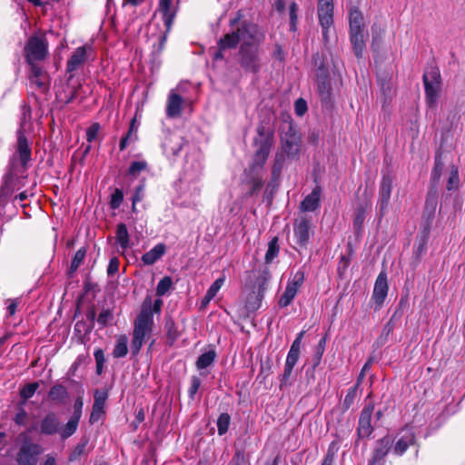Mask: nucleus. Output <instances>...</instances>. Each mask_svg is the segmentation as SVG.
<instances>
[{
	"label": "nucleus",
	"mask_w": 465,
	"mask_h": 465,
	"mask_svg": "<svg viewBox=\"0 0 465 465\" xmlns=\"http://www.w3.org/2000/svg\"><path fill=\"white\" fill-rule=\"evenodd\" d=\"M93 53L91 45H83L76 48L67 61L66 70L68 73L79 69Z\"/></svg>",
	"instance_id": "nucleus-12"
},
{
	"label": "nucleus",
	"mask_w": 465,
	"mask_h": 465,
	"mask_svg": "<svg viewBox=\"0 0 465 465\" xmlns=\"http://www.w3.org/2000/svg\"><path fill=\"white\" fill-rule=\"evenodd\" d=\"M114 319L113 312L109 309L103 310L97 318V322L101 326H105L107 323L111 322Z\"/></svg>",
	"instance_id": "nucleus-46"
},
{
	"label": "nucleus",
	"mask_w": 465,
	"mask_h": 465,
	"mask_svg": "<svg viewBox=\"0 0 465 465\" xmlns=\"http://www.w3.org/2000/svg\"><path fill=\"white\" fill-rule=\"evenodd\" d=\"M28 64L44 60L47 54V45L44 38L32 36L25 48Z\"/></svg>",
	"instance_id": "nucleus-8"
},
{
	"label": "nucleus",
	"mask_w": 465,
	"mask_h": 465,
	"mask_svg": "<svg viewBox=\"0 0 465 465\" xmlns=\"http://www.w3.org/2000/svg\"><path fill=\"white\" fill-rule=\"evenodd\" d=\"M426 102L430 107H435L440 92V74L438 69L432 68L423 75Z\"/></svg>",
	"instance_id": "nucleus-4"
},
{
	"label": "nucleus",
	"mask_w": 465,
	"mask_h": 465,
	"mask_svg": "<svg viewBox=\"0 0 465 465\" xmlns=\"http://www.w3.org/2000/svg\"><path fill=\"white\" fill-rule=\"evenodd\" d=\"M26 412L24 410H21L18 413H16L15 421L17 424H24L26 420Z\"/></svg>",
	"instance_id": "nucleus-63"
},
{
	"label": "nucleus",
	"mask_w": 465,
	"mask_h": 465,
	"mask_svg": "<svg viewBox=\"0 0 465 465\" xmlns=\"http://www.w3.org/2000/svg\"><path fill=\"white\" fill-rule=\"evenodd\" d=\"M83 406H84L83 399H82V397H78L75 400L74 404V413H73L72 417L80 420L81 416H82Z\"/></svg>",
	"instance_id": "nucleus-53"
},
{
	"label": "nucleus",
	"mask_w": 465,
	"mask_h": 465,
	"mask_svg": "<svg viewBox=\"0 0 465 465\" xmlns=\"http://www.w3.org/2000/svg\"><path fill=\"white\" fill-rule=\"evenodd\" d=\"M87 440H82L79 442L74 449L72 450V452L69 455V460L70 461H75L80 460V458L86 454V447H87Z\"/></svg>",
	"instance_id": "nucleus-36"
},
{
	"label": "nucleus",
	"mask_w": 465,
	"mask_h": 465,
	"mask_svg": "<svg viewBox=\"0 0 465 465\" xmlns=\"http://www.w3.org/2000/svg\"><path fill=\"white\" fill-rule=\"evenodd\" d=\"M318 18L323 39L327 42L328 31L333 25V0H318Z\"/></svg>",
	"instance_id": "nucleus-7"
},
{
	"label": "nucleus",
	"mask_w": 465,
	"mask_h": 465,
	"mask_svg": "<svg viewBox=\"0 0 465 465\" xmlns=\"http://www.w3.org/2000/svg\"><path fill=\"white\" fill-rule=\"evenodd\" d=\"M79 421H80L79 419H76V418H74L71 416L68 422L61 430V437L63 439H67L70 436H72L76 431Z\"/></svg>",
	"instance_id": "nucleus-35"
},
{
	"label": "nucleus",
	"mask_w": 465,
	"mask_h": 465,
	"mask_svg": "<svg viewBox=\"0 0 465 465\" xmlns=\"http://www.w3.org/2000/svg\"><path fill=\"white\" fill-rule=\"evenodd\" d=\"M216 358V353L214 351L211 350L207 352L203 353L199 356L196 361V367L198 370H203L213 364Z\"/></svg>",
	"instance_id": "nucleus-33"
},
{
	"label": "nucleus",
	"mask_w": 465,
	"mask_h": 465,
	"mask_svg": "<svg viewBox=\"0 0 465 465\" xmlns=\"http://www.w3.org/2000/svg\"><path fill=\"white\" fill-rule=\"evenodd\" d=\"M165 245L163 243H158L142 256V261L146 265H152L165 253Z\"/></svg>",
	"instance_id": "nucleus-26"
},
{
	"label": "nucleus",
	"mask_w": 465,
	"mask_h": 465,
	"mask_svg": "<svg viewBox=\"0 0 465 465\" xmlns=\"http://www.w3.org/2000/svg\"><path fill=\"white\" fill-rule=\"evenodd\" d=\"M101 126L98 123H94L87 128L86 140L88 143H92L97 138Z\"/></svg>",
	"instance_id": "nucleus-47"
},
{
	"label": "nucleus",
	"mask_w": 465,
	"mask_h": 465,
	"mask_svg": "<svg viewBox=\"0 0 465 465\" xmlns=\"http://www.w3.org/2000/svg\"><path fill=\"white\" fill-rule=\"evenodd\" d=\"M231 418L227 413H222L217 420V428L219 435H223L227 432L230 426Z\"/></svg>",
	"instance_id": "nucleus-39"
},
{
	"label": "nucleus",
	"mask_w": 465,
	"mask_h": 465,
	"mask_svg": "<svg viewBox=\"0 0 465 465\" xmlns=\"http://www.w3.org/2000/svg\"><path fill=\"white\" fill-rule=\"evenodd\" d=\"M293 236L296 245L306 248L311 236V224L307 218H297L293 223Z\"/></svg>",
	"instance_id": "nucleus-11"
},
{
	"label": "nucleus",
	"mask_w": 465,
	"mask_h": 465,
	"mask_svg": "<svg viewBox=\"0 0 465 465\" xmlns=\"http://www.w3.org/2000/svg\"><path fill=\"white\" fill-rule=\"evenodd\" d=\"M415 444V435L411 430H405L400 435L393 447L394 454L401 456L410 446Z\"/></svg>",
	"instance_id": "nucleus-19"
},
{
	"label": "nucleus",
	"mask_w": 465,
	"mask_h": 465,
	"mask_svg": "<svg viewBox=\"0 0 465 465\" xmlns=\"http://www.w3.org/2000/svg\"><path fill=\"white\" fill-rule=\"evenodd\" d=\"M43 452V448L34 442L25 441L16 455L19 465H36L38 456Z\"/></svg>",
	"instance_id": "nucleus-9"
},
{
	"label": "nucleus",
	"mask_w": 465,
	"mask_h": 465,
	"mask_svg": "<svg viewBox=\"0 0 465 465\" xmlns=\"http://www.w3.org/2000/svg\"><path fill=\"white\" fill-rule=\"evenodd\" d=\"M307 110V105L304 100L298 99L295 103V112L298 115L302 116Z\"/></svg>",
	"instance_id": "nucleus-59"
},
{
	"label": "nucleus",
	"mask_w": 465,
	"mask_h": 465,
	"mask_svg": "<svg viewBox=\"0 0 465 465\" xmlns=\"http://www.w3.org/2000/svg\"><path fill=\"white\" fill-rule=\"evenodd\" d=\"M356 395H357V385L351 388L349 391H348V393L346 394L345 398H344V401H343V408L345 410H348L351 408V406L353 404L354 402V400L356 398Z\"/></svg>",
	"instance_id": "nucleus-45"
},
{
	"label": "nucleus",
	"mask_w": 465,
	"mask_h": 465,
	"mask_svg": "<svg viewBox=\"0 0 465 465\" xmlns=\"http://www.w3.org/2000/svg\"><path fill=\"white\" fill-rule=\"evenodd\" d=\"M172 0H159V12L163 15V19L167 26H170L173 18V13L171 9Z\"/></svg>",
	"instance_id": "nucleus-30"
},
{
	"label": "nucleus",
	"mask_w": 465,
	"mask_h": 465,
	"mask_svg": "<svg viewBox=\"0 0 465 465\" xmlns=\"http://www.w3.org/2000/svg\"><path fill=\"white\" fill-rule=\"evenodd\" d=\"M303 335L304 331H301L290 348L286 357L283 373L281 376V387L289 383V379L292 375V370L300 357L301 344Z\"/></svg>",
	"instance_id": "nucleus-5"
},
{
	"label": "nucleus",
	"mask_w": 465,
	"mask_h": 465,
	"mask_svg": "<svg viewBox=\"0 0 465 465\" xmlns=\"http://www.w3.org/2000/svg\"><path fill=\"white\" fill-rule=\"evenodd\" d=\"M240 65L248 72L256 73L260 69L259 45L240 48L238 54Z\"/></svg>",
	"instance_id": "nucleus-6"
},
{
	"label": "nucleus",
	"mask_w": 465,
	"mask_h": 465,
	"mask_svg": "<svg viewBox=\"0 0 465 465\" xmlns=\"http://www.w3.org/2000/svg\"><path fill=\"white\" fill-rule=\"evenodd\" d=\"M392 189V179L390 176H383L379 190V207L381 217L384 216L390 203Z\"/></svg>",
	"instance_id": "nucleus-16"
},
{
	"label": "nucleus",
	"mask_w": 465,
	"mask_h": 465,
	"mask_svg": "<svg viewBox=\"0 0 465 465\" xmlns=\"http://www.w3.org/2000/svg\"><path fill=\"white\" fill-rule=\"evenodd\" d=\"M225 282V276L223 275L221 277H219L211 286L210 288L208 289V291L206 292V293L208 294V298L209 297H213L214 298L215 295L217 294V292L220 291V289L222 288V286L223 285Z\"/></svg>",
	"instance_id": "nucleus-42"
},
{
	"label": "nucleus",
	"mask_w": 465,
	"mask_h": 465,
	"mask_svg": "<svg viewBox=\"0 0 465 465\" xmlns=\"http://www.w3.org/2000/svg\"><path fill=\"white\" fill-rule=\"evenodd\" d=\"M108 398L106 391L96 390L94 391V402L90 415V422H97L104 413L105 402Z\"/></svg>",
	"instance_id": "nucleus-17"
},
{
	"label": "nucleus",
	"mask_w": 465,
	"mask_h": 465,
	"mask_svg": "<svg viewBox=\"0 0 465 465\" xmlns=\"http://www.w3.org/2000/svg\"><path fill=\"white\" fill-rule=\"evenodd\" d=\"M94 358H95V361H96V371H97V373L101 374L102 370H103V366H104V361H105L103 351L102 350H96L94 351Z\"/></svg>",
	"instance_id": "nucleus-51"
},
{
	"label": "nucleus",
	"mask_w": 465,
	"mask_h": 465,
	"mask_svg": "<svg viewBox=\"0 0 465 465\" xmlns=\"http://www.w3.org/2000/svg\"><path fill=\"white\" fill-rule=\"evenodd\" d=\"M115 241L120 245L123 251L130 247V238L127 227L124 223L117 225Z\"/></svg>",
	"instance_id": "nucleus-27"
},
{
	"label": "nucleus",
	"mask_w": 465,
	"mask_h": 465,
	"mask_svg": "<svg viewBox=\"0 0 465 465\" xmlns=\"http://www.w3.org/2000/svg\"><path fill=\"white\" fill-rule=\"evenodd\" d=\"M388 290L387 274L385 272H381L375 281L373 293L371 296V300L375 303L376 309H380L383 304L388 294Z\"/></svg>",
	"instance_id": "nucleus-13"
},
{
	"label": "nucleus",
	"mask_w": 465,
	"mask_h": 465,
	"mask_svg": "<svg viewBox=\"0 0 465 465\" xmlns=\"http://www.w3.org/2000/svg\"><path fill=\"white\" fill-rule=\"evenodd\" d=\"M459 182H460V179H459L458 168L455 167L454 165H452L450 170L447 189L449 191L457 189L458 185H459Z\"/></svg>",
	"instance_id": "nucleus-40"
},
{
	"label": "nucleus",
	"mask_w": 465,
	"mask_h": 465,
	"mask_svg": "<svg viewBox=\"0 0 465 465\" xmlns=\"http://www.w3.org/2000/svg\"><path fill=\"white\" fill-rule=\"evenodd\" d=\"M151 300L146 299L142 307V311L134 322V336L131 344V350L134 354H137L143 342L149 338L153 324L152 314Z\"/></svg>",
	"instance_id": "nucleus-2"
},
{
	"label": "nucleus",
	"mask_w": 465,
	"mask_h": 465,
	"mask_svg": "<svg viewBox=\"0 0 465 465\" xmlns=\"http://www.w3.org/2000/svg\"><path fill=\"white\" fill-rule=\"evenodd\" d=\"M184 144L183 138L178 134L167 136L163 142V151L167 156H175Z\"/></svg>",
	"instance_id": "nucleus-21"
},
{
	"label": "nucleus",
	"mask_w": 465,
	"mask_h": 465,
	"mask_svg": "<svg viewBox=\"0 0 465 465\" xmlns=\"http://www.w3.org/2000/svg\"><path fill=\"white\" fill-rule=\"evenodd\" d=\"M7 311L10 316H13L15 313L16 308L20 303L19 299H8L6 302Z\"/></svg>",
	"instance_id": "nucleus-55"
},
{
	"label": "nucleus",
	"mask_w": 465,
	"mask_h": 465,
	"mask_svg": "<svg viewBox=\"0 0 465 465\" xmlns=\"http://www.w3.org/2000/svg\"><path fill=\"white\" fill-rule=\"evenodd\" d=\"M85 253H86V251L84 248L79 249L75 252V254H74V256L73 258L72 263H71V270L72 271H75V270L78 269V267L83 262V261H84V259L85 257Z\"/></svg>",
	"instance_id": "nucleus-44"
},
{
	"label": "nucleus",
	"mask_w": 465,
	"mask_h": 465,
	"mask_svg": "<svg viewBox=\"0 0 465 465\" xmlns=\"http://www.w3.org/2000/svg\"><path fill=\"white\" fill-rule=\"evenodd\" d=\"M319 92L321 94V95L326 99L328 98L329 94H330V84L328 83H326L325 81H322V83L319 84Z\"/></svg>",
	"instance_id": "nucleus-60"
},
{
	"label": "nucleus",
	"mask_w": 465,
	"mask_h": 465,
	"mask_svg": "<svg viewBox=\"0 0 465 465\" xmlns=\"http://www.w3.org/2000/svg\"><path fill=\"white\" fill-rule=\"evenodd\" d=\"M391 445L392 440L389 436H384L383 438L378 440L375 442L373 455L370 460L369 465H383L384 458L391 449Z\"/></svg>",
	"instance_id": "nucleus-14"
},
{
	"label": "nucleus",
	"mask_w": 465,
	"mask_h": 465,
	"mask_svg": "<svg viewBox=\"0 0 465 465\" xmlns=\"http://www.w3.org/2000/svg\"><path fill=\"white\" fill-rule=\"evenodd\" d=\"M147 168V163L145 161L133 162L129 167V174L136 177L141 172Z\"/></svg>",
	"instance_id": "nucleus-41"
},
{
	"label": "nucleus",
	"mask_w": 465,
	"mask_h": 465,
	"mask_svg": "<svg viewBox=\"0 0 465 465\" xmlns=\"http://www.w3.org/2000/svg\"><path fill=\"white\" fill-rule=\"evenodd\" d=\"M35 63V62L29 64L31 66V78H41L45 76L42 68Z\"/></svg>",
	"instance_id": "nucleus-58"
},
{
	"label": "nucleus",
	"mask_w": 465,
	"mask_h": 465,
	"mask_svg": "<svg viewBox=\"0 0 465 465\" xmlns=\"http://www.w3.org/2000/svg\"><path fill=\"white\" fill-rule=\"evenodd\" d=\"M60 421L54 413H49L45 417L41 423V432L46 435H52L59 430Z\"/></svg>",
	"instance_id": "nucleus-24"
},
{
	"label": "nucleus",
	"mask_w": 465,
	"mask_h": 465,
	"mask_svg": "<svg viewBox=\"0 0 465 465\" xmlns=\"http://www.w3.org/2000/svg\"><path fill=\"white\" fill-rule=\"evenodd\" d=\"M119 268V261L116 257H114L110 260L108 268H107V273L109 275H113L115 272H117Z\"/></svg>",
	"instance_id": "nucleus-57"
},
{
	"label": "nucleus",
	"mask_w": 465,
	"mask_h": 465,
	"mask_svg": "<svg viewBox=\"0 0 465 465\" xmlns=\"http://www.w3.org/2000/svg\"><path fill=\"white\" fill-rule=\"evenodd\" d=\"M324 344H325V339H322L320 341H319V345H318V349H317V355L314 359V367L319 365L320 362H321V359H322V356L323 354V351H324Z\"/></svg>",
	"instance_id": "nucleus-56"
},
{
	"label": "nucleus",
	"mask_w": 465,
	"mask_h": 465,
	"mask_svg": "<svg viewBox=\"0 0 465 465\" xmlns=\"http://www.w3.org/2000/svg\"><path fill=\"white\" fill-rule=\"evenodd\" d=\"M243 15L238 11L229 21L230 32L219 40L221 49L240 48L260 45L264 39L263 33L253 23L243 20Z\"/></svg>",
	"instance_id": "nucleus-1"
},
{
	"label": "nucleus",
	"mask_w": 465,
	"mask_h": 465,
	"mask_svg": "<svg viewBox=\"0 0 465 465\" xmlns=\"http://www.w3.org/2000/svg\"><path fill=\"white\" fill-rule=\"evenodd\" d=\"M392 189V179L390 176H383L379 190V207L381 217L384 216L390 203Z\"/></svg>",
	"instance_id": "nucleus-15"
},
{
	"label": "nucleus",
	"mask_w": 465,
	"mask_h": 465,
	"mask_svg": "<svg viewBox=\"0 0 465 465\" xmlns=\"http://www.w3.org/2000/svg\"><path fill=\"white\" fill-rule=\"evenodd\" d=\"M136 133H137V125H136V121L134 118L130 124L129 132L126 135H129V138H131L133 140H136L137 139Z\"/></svg>",
	"instance_id": "nucleus-61"
},
{
	"label": "nucleus",
	"mask_w": 465,
	"mask_h": 465,
	"mask_svg": "<svg viewBox=\"0 0 465 465\" xmlns=\"http://www.w3.org/2000/svg\"><path fill=\"white\" fill-rule=\"evenodd\" d=\"M304 282V273L298 271L288 282L286 289L279 300L280 307H287L296 296L300 287Z\"/></svg>",
	"instance_id": "nucleus-10"
},
{
	"label": "nucleus",
	"mask_w": 465,
	"mask_h": 465,
	"mask_svg": "<svg viewBox=\"0 0 465 465\" xmlns=\"http://www.w3.org/2000/svg\"><path fill=\"white\" fill-rule=\"evenodd\" d=\"M443 164L442 163L436 158L434 168L431 172V180L434 183H437L440 178V173L442 171Z\"/></svg>",
	"instance_id": "nucleus-48"
},
{
	"label": "nucleus",
	"mask_w": 465,
	"mask_h": 465,
	"mask_svg": "<svg viewBox=\"0 0 465 465\" xmlns=\"http://www.w3.org/2000/svg\"><path fill=\"white\" fill-rule=\"evenodd\" d=\"M172 285H173L172 278L169 276L163 277L157 284L156 294L158 296H163L166 292H169Z\"/></svg>",
	"instance_id": "nucleus-38"
},
{
	"label": "nucleus",
	"mask_w": 465,
	"mask_h": 465,
	"mask_svg": "<svg viewBox=\"0 0 465 465\" xmlns=\"http://www.w3.org/2000/svg\"><path fill=\"white\" fill-rule=\"evenodd\" d=\"M200 386H201V380L196 376L192 377L191 386L188 391L189 396L192 399H193V397L196 394V392L198 391V389L200 388Z\"/></svg>",
	"instance_id": "nucleus-52"
},
{
	"label": "nucleus",
	"mask_w": 465,
	"mask_h": 465,
	"mask_svg": "<svg viewBox=\"0 0 465 465\" xmlns=\"http://www.w3.org/2000/svg\"><path fill=\"white\" fill-rule=\"evenodd\" d=\"M371 207V201L369 194L364 192L363 198L361 203H358L356 210H355V216H354V226L358 229H360L365 220L367 212Z\"/></svg>",
	"instance_id": "nucleus-22"
},
{
	"label": "nucleus",
	"mask_w": 465,
	"mask_h": 465,
	"mask_svg": "<svg viewBox=\"0 0 465 465\" xmlns=\"http://www.w3.org/2000/svg\"><path fill=\"white\" fill-rule=\"evenodd\" d=\"M280 246L278 243V237H273L268 243V250L265 253V262L271 263L278 256Z\"/></svg>",
	"instance_id": "nucleus-32"
},
{
	"label": "nucleus",
	"mask_w": 465,
	"mask_h": 465,
	"mask_svg": "<svg viewBox=\"0 0 465 465\" xmlns=\"http://www.w3.org/2000/svg\"><path fill=\"white\" fill-rule=\"evenodd\" d=\"M259 134L263 136L260 141H256L258 144V149L256 150L252 163L250 166L251 172H256L263 167L273 143V135L272 134H268L266 135L263 134V128H259Z\"/></svg>",
	"instance_id": "nucleus-3"
},
{
	"label": "nucleus",
	"mask_w": 465,
	"mask_h": 465,
	"mask_svg": "<svg viewBox=\"0 0 465 465\" xmlns=\"http://www.w3.org/2000/svg\"><path fill=\"white\" fill-rule=\"evenodd\" d=\"M350 40L356 57L361 58L365 49L364 30L350 31Z\"/></svg>",
	"instance_id": "nucleus-23"
},
{
	"label": "nucleus",
	"mask_w": 465,
	"mask_h": 465,
	"mask_svg": "<svg viewBox=\"0 0 465 465\" xmlns=\"http://www.w3.org/2000/svg\"><path fill=\"white\" fill-rule=\"evenodd\" d=\"M334 461V452L329 449L327 454L322 461L321 465H332Z\"/></svg>",
	"instance_id": "nucleus-62"
},
{
	"label": "nucleus",
	"mask_w": 465,
	"mask_h": 465,
	"mask_svg": "<svg viewBox=\"0 0 465 465\" xmlns=\"http://www.w3.org/2000/svg\"><path fill=\"white\" fill-rule=\"evenodd\" d=\"M183 99L172 90L166 103V114L169 118H175L181 114Z\"/></svg>",
	"instance_id": "nucleus-20"
},
{
	"label": "nucleus",
	"mask_w": 465,
	"mask_h": 465,
	"mask_svg": "<svg viewBox=\"0 0 465 465\" xmlns=\"http://www.w3.org/2000/svg\"><path fill=\"white\" fill-rule=\"evenodd\" d=\"M262 180L260 178H253L252 180V189L251 192V194L254 193L255 192L259 191L262 186Z\"/></svg>",
	"instance_id": "nucleus-64"
},
{
	"label": "nucleus",
	"mask_w": 465,
	"mask_h": 465,
	"mask_svg": "<svg viewBox=\"0 0 465 465\" xmlns=\"http://www.w3.org/2000/svg\"><path fill=\"white\" fill-rule=\"evenodd\" d=\"M67 395V391L64 386L55 385L51 388L49 391V398L54 401H62Z\"/></svg>",
	"instance_id": "nucleus-37"
},
{
	"label": "nucleus",
	"mask_w": 465,
	"mask_h": 465,
	"mask_svg": "<svg viewBox=\"0 0 465 465\" xmlns=\"http://www.w3.org/2000/svg\"><path fill=\"white\" fill-rule=\"evenodd\" d=\"M373 409V405L369 404L365 406L361 412V416L359 419L358 434L361 438L369 437L373 430L372 426L371 424Z\"/></svg>",
	"instance_id": "nucleus-18"
},
{
	"label": "nucleus",
	"mask_w": 465,
	"mask_h": 465,
	"mask_svg": "<svg viewBox=\"0 0 465 465\" xmlns=\"http://www.w3.org/2000/svg\"><path fill=\"white\" fill-rule=\"evenodd\" d=\"M320 188L316 187L312 192L305 197L301 203V209L303 212H313L319 207L320 202Z\"/></svg>",
	"instance_id": "nucleus-25"
},
{
	"label": "nucleus",
	"mask_w": 465,
	"mask_h": 465,
	"mask_svg": "<svg viewBox=\"0 0 465 465\" xmlns=\"http://www.w3.org/2000/svg\"><path fill=\"white\" fill-rule=\"evenodd\" d=\"M350 31L364 30L363 15L361 12L353 8L350 12L349 15Z\"/></svg>",
	"instance_id": "nucleus-29"
},
{
	"label": "nucleus",
	"mask_w": 465,
	"mask_h": 465,
	"mask_svg": "<svg viewBox=\"0 0 465 465\" xmlns=\"http://www.w3.org/2000/svg\"><path fill=\"white\" fill-rule=\"evenodd\" d=\"M124 200V194L121 190L116 189L111 197V207L114 209L118 208Z\"/></svg>",
	"instance_id": "nucleus-49"
},
{
	"label": "nucleus",
	"mask_w": 465,
	"mask_h": 465,
	"mask_svg": "<svg viewBox=\"0 0 465 465\" xmlns=\"http://www.w3.org/2000/svg\"><path fill=\"white\" fill-rule=\"evenodd\" d=\"M38 386H39L38 382H33V383H29V384L25 385L21 390V392H20L21 397L25 400L30 399L35 394Z\"/></svg>",
	"instance_id": "nucleus-43"
},
{
	"label": "nucleus",
	"mask_w": 465,
	"mask_h": 465,
	"mask_svg": "<svg viewBox=\"0 0 465 465\" xmlns=\"http://www.w3.org/2000/svg\"><path fill=\"white\" fill-rule=\"evenodd\" d=\"M128 339L125 335H122L117 339L116 344L113 351V355L114 358L124 357L127 354Z\"/></svg>",
	"instance_id": "nucleus-34"
},
{
	"label": "nucleus",
	"mask_w": 465,
	"mask_h": 465,
	"mask_svg": "<svg viewBox=\"0 0 465 465\" xmlns=\"http://www.w3.org/2000/svg\"><path fill=\"white\" fill-rule=\"evenodd\" d=\"M282 148L289 156L296 155L300 150L299 138L292 135L290 139H282Z\"/></svg>",
	"instance_id": "nucleus-31"
},
{
	"label": "nucleus",
	"mask_w": 465,
	"mask_h": 465,
	"mask_svg": "<svg viewBox=\"0 0 465 465\" xmlns=\"http://www.w3.org/2000/svg\"><path fill=\"white\" fill-rule=\"evenodd\" d=\"M144 195V183H142L135 188L134 194L133 196V209H134L135 204L142 201Z\"/></svg>",
	"instance_id": "nucleus-50"
},
{
	"label": "nucleus",
	"mask_w": 465,
	"mask_h": 465,
	"mask_svg": "<svg viewBox=\"0 0 465 465\" xmlns=\"http://www.w3.org/2000/svg\"><path fill=\"white\" fill-rule=\"evenodd\" d=\"M17 151L23 164L30 160L31 151L26 138L23 134H19L17 142Z\"/></svg>",
	"instance_id": "nucleus-28"
},
{
	"label": "nucleus",
	"mask_w": 465,
	"mask_h": 465,
	"mask_svg": "<svg viewBox=\"0 0 465 465\" xmlns=\"http://www.w3.org/2000/svg\"><path fill=\"white\" fill-rule=\"evenodd\" d=\"M297 11L298 5L295 3H292L289 8L290 19H291V27L292 29H295V25L297 22Z\"/></svg>",
	"instance_id": "nucleus-54"
}]
</instances>
